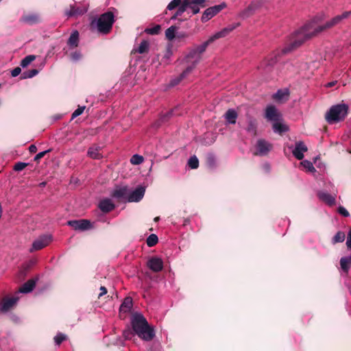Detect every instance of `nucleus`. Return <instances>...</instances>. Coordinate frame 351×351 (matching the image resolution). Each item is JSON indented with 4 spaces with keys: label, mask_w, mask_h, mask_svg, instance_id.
<instances>
[{
    "label": "nucleus",
    "mask_w": 351,
    "mask_h": 351,
    "mask_svg": "<svg viewBox=\"0 0 351 351\" xmlns=\"http://www.w3.org/2000/svg\"><path fill=\"white\" fill-rule=\"evenodd\" d=\"M337 81H332V82H328V84H326V86L328 88L332 87L337 84Z\"/></svg>",
    "instance_id": "57"
},
{
    "label": "nucleus",
    "mask_w": 351,
    "mask_h": 351,
    "mask_svg": "<svg viewBox=\"0 0 351 351\" xmlns=\"http://www.w3.org/2000/svg\"><path fill=\"white\" fill-rule=\"evenodd\" d=\"M308 148L303 141H298L295 143L294 149L292 151L293 155L298 160L304 158V153L307 152Z\"/></svg>",
    "instance_id": "16"
},
{
    "label": "nucleus",
    "mask_w": 351,
    "mask_h": 351,
    "mask_svg": "<svg viewBox=\"0 0 351 351\" xmlns=\"http://www.w3.org/2000/svg\"><path fill=\"white\" fill-rule=\"evenodd\" d=\"M21 72V69L20 67H16L11 71V75L12 77L18 76Z\"/></svg>",
    "instance_id": "51"
},
{
    "label": "nucleus",
    "mask_w": 351,
    "mask_h": 351,
    "mask_svg": "<svg viewBox=\"0 0 351 351\" xmlns=\"http://www.w3.org/2000/svg\"><path fill=\"white\" fill-rule=\"evenodd\" d=\"M36 59V56L34 55H29L25 57L21 62V66L23 68L27 66L32 62Z\"/></svg>",
    "instance_id": "36"
},
{
    "label": "nucleus",
    "mask_w": 351,
    "mask_h": 351,
    "mask_svg": "<svg viewBox=\"0 0 351 351\" xmlns=\"http://www.w3.org/2000/svg\"><path fill=\"white\" fill-rule=\"evenodd\" d=\"M256 121L254 119L249 117L247 119V126L246 128L247 132L255 135L256 133Z\"/></svg>",
    "instance_id": "29"
},
{
    "label": "nucleus",
    "mask_w": 351,
    "mask_h": 351,
    "mask_svg": "<svg viewBox=\"0 0 351 351\" xmlns=\"http://www.w3.org/2000/svg\"><path fill=\"white\" fill-rule=\"evenodd\" d=\"M67 223L75 230L86 231L93 228L90 221L88 219L71 220Z\"/></svg>",
    "instance_id": "9"
},
{
    "label": "nucleus",
    "mask_w": 351,
    "mask_h": 351,
    "mask_svg": "<svg viewBox=\"0 0 351 351\" xmlns=\"http://www.w3.org/2000/svg\"><path fill=\"white\" fill-rule=\"evenodd\" d=\"M345 257H346V258H347V259L350 262V263H351V255H350V256H345Z\"/></svg>",
    "instance_id": "60"
},
{
    "label": "nucleus",
    "mask_w": 351,
    "mask_h": 351,
    "mask_svg": "<svg viewBox=\"0 0 351 351\" xmlns=\"http://www.w3.org/2000/svg\"><path fill=\"white\" fill-rule=\"evenodd\" d=\"M239 25V23L236 24H232L230 25L223 29H222L221 31H219L216 32L215 34L211 36L207 41L209 44H211L213 43L215 40L226 37L227 35H228L231 32H232L234 29H236Z\"/></svg>",
    "instance_id": "10"
},
{
    "label": "nucleus",
    "mask_w": 351,
    "mask_h": 351,
    "mask_svg": "<svg viewBox=\"0 0 351 351\" xmlns=\"http://www.w3.org/2000/svg\"><path fill=\"white\" fill-rule=\"evenodd\" d=\"M237 117V112L234 109H228L224 114L226 120L230 124H234L236 123Z\"/></svg>",
    "instance_id": "25"
},
{
    "label": "nucleus",
    "mask_w": 351,
    "mask_h": 351,
    "mask_svg": "<svg viewBox=\"0 0 351 351\" xmlns=\"http://www.w3.org/2000/svg\"><path fill=\"white\" fill-rule=\"evenodd\" d=\"M338 212L339 214L343 215V217H348L349 213L348 211L343 206H339L338 208Z\"/></svg>",
    "instance_id": "49"
},
{
    "label": "nucleus",
    "mask_w": 351,
    "mask_h": 351,
    "mask_svg": "<svg viewBox=\"0 0 351 351\" xmlns=\"http://www.w3.org/2000/svg\"><path fill=\"white\" fill-rule=\"evenodd\" d=\"M88 10V7L86 5L77 6L75 5H70V9L65 12V14L69 16H77L82 15Z\"/></svg>",
    "instance_id": "15"
},
{
    "label": "nucleus",
    "mask_w": 351,
    "mask_h": 351,
    "mask_svg": "<svg viewBox=\"0 0 351 351\" xmlns=\"http://www.w3.org/2000/svg\"><path fill=\"white\" fill-rule=\"evenodd\" d=\"M346 245L348 248L351 249V229L348 232V239L346 241Z\"/></svg>",
    "instance_id": "53"
},
{
    "label": "nucleus",
    "mask_w": 351,
    "mask_h": 351,
    "mask_svg": "<svg viewBox=\"0 0 351 351\" xmlns=\"http://www.w3.org/2000/svg\"><path fill=\"white\" fill-rule=\"evenodd\" d=\"M23 20L27 23L33 24L38 21V16L37 15H28L24 16Z\"/></svg>",
    "instance_id": "40"
},
{
    "label": "nucleus",
    "mask_w": 351,
    "mask_h": 351,
    "mask_svg": "<svg viewBox=\"0 0 351 351\" xmlns=\"http://www.w3.org/2000/svg\"><path fill=\"white\" fill-rule=\"evenodd\" d=\"M348 107L346 104L332 106L325 115V119L329 124H334L345 119L348 114Z\"/></svg>",
    "instance_id": "5"
},
{
    "label": "nucleus",
    "mask_w": 351,
    "mask_h": 351,
    "mask_svg": "<svg viewBox=\"0 0 351 351\" xmlns=\"http://www.w3.org/2000/svg\"><path fill=\"white\" fill-rule=\"evenodd\" d=\"M188 36L187 34L185 32H180L177 34L176 38L178 39H184Z\"/></svg>",
    "instance_id": "55"
},
{
    "label": "nucleus",
    "mask_w": 351,
    "mask_h": 351,
    "mask_svg": "<svg viewBox=\"0 0 351 351\" xmlns=\"http://www.w3.org/2000/svg\"><path fill=\"white\" fill-rule=\"evenodd\" d=\"M226 7L225 3L207 8L202 16V21L206 22Z\"/></svg>",
    "instance_id": "8"
},
{
    "label": "nucleus",
    "mask_w": 351,
    "mask_h": 351,
    "mask_svg": "<svg viewBox=\"0 0 351 351\" xmlns=\"http://www.w3.org/2000/svg\"><path fill=\"white\" fill-rule=\"evenodd\" d=\"M289 95L288 88L279 89L272 95V99L278 102H285L289 99Z\"/></svg>",
    "instance_id": "19"
},
{
    "label": "nucleus",
    "mask_w": 351,
    "mask_h": 351,
    "mask_svg": "<svg viewBox=\"0 0 351 351\" xmlns=\"http://www.w3.org/2000/svg\"><path fill=\"white\" fill-rule=\"evenodd\" d=\"M45 185H46V182H40V183L39 184V186H40V187H44V186H45Z\"/></svg>",
    "instance_id": "59"
},
{
    "label": "nucleus",
    "mask_w": 351,
    "mask_h": 351,
    "mask_svg": "<svg viewBox=\"0 0 351 351\" xmlns=\"http://www.w3.org/2000/svg\"><path fill=\"white\" fill-rule=\"evenodd\" d=\"M114 22L113 13L107 12L100 15L97 20L93 21L90 25L92 28L97 29L99 32L106 34L110 31Z\"/></svg>",
    "instance_id": "4"
},
{
    "label": "nucleus",
    "mask_w": 351,
    "mask_h": 351,
    "mask_svg": "<svg viewBox=\"0 0 351 351\" xmlns=\"http://www.w3.org/2000/svg\"><path fill=\"white\" fill-rule=\"evenodd\" d=\"M182 3V0H172L167 5L169 10H173L178 7Z\"/></svg>",
    "instance_id": "45"
},
{
    "label": "nucleus",
    "mask_w": 351,
    "mask_h": 351,
    "mask_svg": "<svg viewBox=\"0 0 351 351\" xmlns=\"http://www.w3.org/2000/svg\"><path fill=\"white\" fill-rule=\"evenodd\" d=\"M191 0H183V1L182 2V3L184 4V5H188V3H189L191 2Z\"/></svg>",
    "instance_id": "58"
},
{
    "label": "nucleus",
    "mask_w": 351,
    "mask_h": 351,
    "mask_svg": "<svg viewBox=\"0 0 351 351\" xmlns=\"http://www.w3.org/2000/svg\"><path fill=\"white\" fill-rule=\"evenodd\" d=\"M101 148L98 146H92L88 148L87 156L92 159L99 160L102 158V154L100 153Z\"/></svg>",
    "instance_id": "22"
},
{
    "label": "nucleus",
    "mask_w": 351,
    "mask_h": 351,
    "mask_svg": "<svg viewBox=\"0 0 351 351\" xmlns=\"http://www.w3.org/2000/svg\"><path fill=\"white\" fill-rule=\"evenodd\" d=\"M160 26L159 25H156L153 27L147 28L145 29V32L149 34H151V35H156L160 32Z\"/></svg>",
    "instance_id": "44"
},
{
    "label": "nucleus",
    "mask_w": 351,
    "mask_h": 351,
    "mask_svg": "<svg viewBox=\"0 0 351 351\" xmlns=\"http://www.w3.org/2000/svg\"><path fill=\"white\" fill-rule=\"evenodd\" d=\"M129 189L126 186H116L112 192L111 196L114 198L128 201Z\"/></svg>",
    "instance_id": "12"
},
{
    "label": "nucleus",
    "mask_w": 351,
    "mask_h": 351,
    "mask_svg": "<svg viewBox=\"0 0 351 351\" xmlns=\"http://www.w3.org/2000/svg\"><path fill=\"white\" fill-rule=\"evenodd\" d=\"M256 5L253 2L251 4H250L246 9H245L243 11L241 12V16L243 17L248 16L250 15L253 11L256 9Z\"/></svg>",
    "instance_id": "34"
},
{
    "label": "nucleus",
    "mask_w": 351,
    "mask_h": 351,
    "mask_svg": "<svg viewBox=\"0 0 351 351\" xmlns=\"http://www.w3.org/2000/svg\"><path fill=\"white\" fill-rule=\"evenodd\" d=\"M99 289H100V293L99 294V298H100L107 293V289L105 287L101 286Z\"/></svg>",
    "instance_id": "54"
},
{
    "label": "nucleus",
    "mask_w": 351,
    "mask_h": 351,
    "mask_svg": "<svg viewBox=\"0 0 351 351\" xmlns=\"http://www.w3.org/2000/svg\"><path fill=\"white\" fill-rule=\"evenodd\" d=\"M206 0H191L187 5V8L191 10L192 14H196L199 10L200 8L204 7Z\"/></svg>",
    "instance_id": "20"
},
{
    "label": "nucleus",
    "mask_w": 351,
    "mask_h": 351,
    "mask_svg": "<svg viewBox=\"0 0 351 351\" xmlns=\"http://www.w3.org/2000/svg\"><path fill=\"white\" fill-rule=\"evenodd\" d=\"M38 73V71L37 69H31L23 73V78H31L36 75Z\"/></svg>",
    "instance_id": "42"
},
{
    "label": "nucleus",
    "mask_w": 351,
    "mask_h": 351,
    "mask_svg": "<svg viewBox=\"0 0 351 351\" xmlns=\"http://www.w3.org/2000/svg\"><path fill=\"white\" fill-rule=\"evenodd\" d=\"M346 238V234L343 232L339 231L336 233V234L333 237L332 239V242L333 244L337 243H342L344 241Z\"/></svg>",
    "instance_id": "33"
},
{
    "label": "nucleus",
    "mask_w": 351,
    "mask_h": 351,
    "mask_svg": "<svg viewBox=\"0 0 351 351\" xmlns=\"http://www.w3.org/2000/svg\"><path fill=\"white\" fill-rule=\"evenodd\" d=\"M35 286L36 280L34 279H29L20 287L19 291L23 293H27L31 292Z\"/></svg>",
    "instance_id": "23"
},
{
    "label": "nucleus",
    "mask_w": 351,
    "mask_h": 351,
    "mask_svg": "<svg viewBox=\"0 0 351 351\" xmlns=\"http://www.w3.org/2000/svg\"><path fill=\"white\" fill-rule=\"evenodd\" d=\"M265 117L269 121L273 123L282 121V114L273 105L267 106L265 109Z\"/></svg>",
    "instance_id": "11"
},
{
    "label": "nucleus",
    "mask_w": 351,
    "mask_h": 351,
    "mask_svg": "<svg viewBox=\"0 0 351 351\" xmlns=\"http://www.w3.org/2000/svg\"><path fill=\"white\" fill-rule=\"evenodd\" d=\"M319 198L328 204V205H333L335 203V198L330 194L326 192H319L318 193Z\"/></svg>",
    "instance_id": "27"
},
{
    "label": "nucleus",
    "mask_w": 351,
    "mask_h": 351,
    "mask_svg": "<svg viewBox=\"0 0 351 351\" xmlns=\"http://www.w3.org/2000/svg\"><path fill=\"white\" fill-rule=\"evenodd\" d=\"M78 42H79V33L77 31H75L71 34V36L67 41V44L69 47L73 48V47H76L78 45Z\"/></svg>",
    "instance_id": "28"
},
{
    "label": "nucleus",
    "mask_w": 351,
    "mask_h": 351,
    "mask_svg": "<svg viewBox=\"0 0 351 351\" xmlns=\"http://www.w3.org/2000/svg\"><path fill=\"white\" fill-rule=\"evenodd\" d=\"M149 46V44L148 41L143 40L139 45L138 47L136 49H135V51L141 54L144 53L148 51Z\"/></svg>",
    "instance_id": "32"
},
{
    "label": "nucleus",
    "mask_w": 351,
    "mask_h": 351,
    "mask_svg": "<svg viewBox=\"0 0 351 351\" xmlns=\"http://www.w3.org/2000/svg\"><path fill=\"white\" fill-rule=\"evenodd\" d=\"M51 235H42L33 242L32 247L29 249V252H33L34 251L40 250L47 246L51 242Z\"/></svg>",
    "instance_id": "7"
},
{
    "label": "nucleus",
    "mask_w": 351,
    "mask_h": 351,
    "mask_svg": "<svg viewBox=\"0 0 351 351\" xmlns=\"http://www.w3.org/2000/svg\"><path fill=\"white\" fill-rule=\"evenodd\" d=\"M351 263L346 258V257H342L340 259V266L341 269L346 274H348L349 269L350 268Z\"/></svg>",
    "instance_id": "31"
},
{
    "label": "nucleus",
    "mask_w": 351,
    "mask_h": 351,
    "mask_svg": "<svg viewBox=\"0 0 351 351\" xmlns=\"http://www.w3.org/2000/svg\"><path fill=\"white\" fill-rule=\"evenodd\" d=\"M273 130L276 133L282 134L287 132L289 128L287 125L284 124L282 121H278L273 123Z\"/></svg>",
    "instance_id": "26"
},
{
    "label": "nucleus",
    "mask_w": 351,
    "mask_h": 351,
    "mask_svg": "<svg viewBox=\"0 0 351 351\" xmlns=\"http://www.w3.org/2000/svg\"><path fill=\"white\" fill-rule=\"evenodd\" d=\"M114 204L110 199H104L99 204V208L104 213H108L114 208Z\"/></svg>",
    "instance_id": "21"
},
{
    "label": "nucleus",
    "mask_w": 351,
    "mask_h": 351,
    "mask_svg": "<svg viewBox=\"0 0 351 351\" xmlns=\"http://www.w3.org/2000/svg\"><path fill=\"white\" fill-rule=\"evenodd\" d=\"M81 58V53L80 52H74L71 54V58L72 60L77 61L79 60Z\"/></svg>",
    "instance_id": "52"
},
{
    "label": "nucleus",
    "mask_w": 351,
    "mask_h": 351,
    "mask_svg": "<svg viewBox=\"0 0 351 351\" xmlns=\"http://www.w3.org/2000/svg\"><path fill=\"white\" fill-rule=\"evenodd\" d=\"M132 306L133 303L132 298L127 297L121 304L119 311L121 313H128L132 309Z\"/></svg>",
    "instance_id": "24"
},
{
    "label": "nucleus",
    "mask_w": 351,
    "mask_h": 351,
    "mask_svg": "<svg viewBox=\"0 0 351 351\" xmlns=\"http://www.w3.org/2000/svg\"><path fill=\"white\" fill-rule=\"evenodd\" d=\"M342 22L343 21L339 14L335 16L321 25L316 26L314 22H309L292 35L289 46L285 47L282 52L287 53L293 49L300 47L306 40L318 35L324 31L331 29Z\"/></svg>",
    "instance_id": "1"
},
{
    "label": "nucleus",
    "mask_w": 351,
    "mask_h": 351,
    "mask_svg": "<svg viewBox=\"0 0 351 351\" xmlns=\"http://www.w3.org/2000/svg\"><path fill=\"white\" fill-rule=\"evenodd\" d=\"M300 165L304 167L308 171L314 172L315 171V169L313 165V163L308 160H304L301 162Z\"/></svg>",
    "instance_id": "41"
},
{
    "label": "nucleus",
    "mask_w": 351,
    "mask_h": 351,
    "mask_svg": "<svg viewBox=\"0 0 351 351\" xmlns=\"http://www.w3.org/2000/svg\"><path fill=\"white\" fill-rule=\"evenodd\" d=\"M147 267L154 272L160 271L163 269V261L160 258L152 257L147 261Z\"/></svg>",
    "instance_id": "17"
},
{
    "label": "nucleus",
    "mask_w": 351,
    "mask_h": 351,
    "mask_svg": "<svg viewBox=\"0 0 351 351\" xmlns=\"http://www.w3.org/2000/svg\"><path fill=\"white\" fill-rule=\"evenodd\" d=\"M188 165L193 169H197L199 166V160L195 156L190 157L188 160Z\"/></svg>",
    "instance_id": "38"
},
{
    "label": "nucleus",
    "mask_w": 351,
    "mask_h": 351,
    "mask_svg": "<svg viewBox=\"0 0 351 351\" xmlns=\"http://www.w3.org/2000/svg\"><path fill=\"white\" fill-rule=\"evenodd\" d=\"M129 333H130V332H129V331H125V332H123V335H124V336H125V337H127V335H128V334H129Z\"/></svg>",
    "instance_id": "61"
},
{
    "label": "nucleus",
    "mask_w": 351,
    "mask_h": 351,
    "mask_svg": "<svg viewBox=\"0 0 351 351\" xmlns=\"http://www.w3.org/2000/svg\"><path fill=\"white\" fill-rule=\"evenodd\" d=\"M279 52H275L265 58L258 66V69L265 75H269L278 61Z\"/></svg>",
    "instance_id": "6"
},
{
    "label": "nucleus",
    "mask_w": 351,
    "mask_h": 351,
    "mask_svg": "<svg viewBox=\"0 0 351 351\" xmlns=\"http://www.w3.org/2000/svg\"><path fill=\"white\" fill-rule=\"evenodd\" d=\"M159 220V217H156L155 219H154V221H157Z\"/></svg>",
    "instance_id": "62"
},
{
    "label": "nucleus",
    "mask_w": 351,
    "mask_h": 351,
    "mask_svg": "<svg viewBox=\"0 0 351 351\" xmlns=\"http://www.w3.org/2000/svg\"><path fill=\"white\" fill-rule=\"evenodd\" d=\"M272 145L264 139H259L256 143L257 152L256 154L260 156L267 155L271 149Z\"/></svg>",
    "instance_id": "14"
},
{
    "label": "nucleus",
    "mask_w": 351,
    "mask_h": 351,
    "mask_svg": "<svg viewBox=\"0 0 351 351\" xmlns=\"http://www.w3.org/2000/svg\"><path fill=\"white\" fill-rule=\"evenodd\" d=\"M189 221L187 219V220H185L184 223V225H186L187 223H189Z\"/></svg>",
    "instance_id": "63"
},
{
    "label": "nucleus",
    "mask_w": 351,
    "mask_h": 351,
    "mask_svg": "<svg viewBox=\"0 0 351 351\" xmlns=\"http://www.w3.org/2000/svg\"><path fill=\"white\" fill-rule=\"evenodd\" d=\"M66 339V336L65 335L59 332L55 336L54 341L57 346H60Z\"/></svg>",
    "instance_id": "43"
},
{
    "label": "nucleus",
    "mask_w": 351,
    "mask_h": 351,
    "mask_svg": "<svg viewBox=\"0 0 351 351\" xmlns=\"http://www.w3.org/2000/svg\"><path fill=\"white\" fill-rule=\"evenodd\" d=\"M29 151L30 153H35V152H36V151H37L36 146L34 145H31L29 147Z\"/></svg>",
    "instance_id": "56"
},
{
    "label": "nucleus",
    "mask_w": 351,
    "mask_h": 351,
    "mask_svg": "<svg viewBox=\"0 0 351 351\" xmlns=\"http://www.w3.org/2000/svg\"><path fill=\"white\" fill-rule=\"evenodd\" d=\"M158 241V237L156 234H150L147 238V240H146V243H147V245L149 246V247H153L155 245L157 244Z\"/></svg>",
    "instance_id": "35"
},
{
    "label": "nucleus",
    "mask_w": 351,
    "mask_h": 351,
    "mask_svg": "<svg viewBox=\"0 0 351 351\" xmlns=\"http://www.w3.org/2000/svg\"><path fill=\"white\" fill-rule=\"evenodd\" d=\"M144 160V158L142 156L138 154H134L130 158V162L132 165H140L141 164Z\"/></svg>",
    "instance_id": "39"
},
{
    "label": "nucleus",
    "mask_w": 351,
    "mask_h": 351,
    "mask_svg": "<svg viewBox=\"0 0 351 351\" xmlns=\"http://www.w3.org/2000/svg\"><path fill=\"white\" fill-rule=\"evenodd\" d=\"M145 188L138 186L135 190L130 191L129 190L128 201V202H138L143 199L145 194Z\"/></svg>",
    "instance_id": "13"
},
{
    "label": "nucleus",
    "mask_w": 351,
    "mask_h": 351,
    "mask_svg": "<svg viewBox=\"0 0 351 351\" xmlns=\"http://www.w3.org/2000/svg\"><path fill=\"white\" fill-rule=\"evenodd\" d=\"M178 10L175 14L171 17V19H176L178 16H181L185 11H186L187 5L181 3V4L178 7Z\"/></svg>",
    "instance_id": "37"
},
{
    "label": "nucleus",
    "mask_w": 351,
    "mask_h": 351,
    "mask_svg": "<svg viewBox=\"0 0 351 351\" xmlns=\"http://www.w3.org/2000/svg\"><path fill=\"white\" fill-rule=\"evenodd\" d=\"M176 30H177V27L173 26V25L167 28L165 31L166 38L169 40H172L173 38H175L176 37Z\"/></svg>",
    "instance_id": "30"
},
{
    "label": "nucleus",
    "mask_w": 351,
    "mask_h": 351,
    "mask_svg": "<svg viewBox=\"0 0 351 351\" xmlns=\"http://www.w3.org/2000/svg\"><path fill=\"white\" fill-rule=\"evenodd\" d=\"M51 152V149H47V150H45V151H43V152H39L38 154H37L36 155V156L34 157V160L35 161H37L38 160H40V158H42L43 157L45 156V155L47 154V153H49Z\"/></svg>",
    "instance_id": "48"
},
{
    "label": "nucleus",
    "mask_w": 351,
    "mask_h": 351,
    "mask_svg": "<svg viewBox=\"0 0 351 351\" xmlns=\"http://www.w3.org/2000/svg\"><path fill=\"white\" fill-rule=\"evenodd\" d=\"M27 165L28 163L23 162H18L14 165L13 169L16 171H21L23 169H24Z\"/></svg>",
    "instance_id": "46"
},
{
    "label": "nucleus",
    "mask_w": 351,
    "mask_h": 351,
    "mask_svg": "<svg viewBox=\"0 0 351 351\" xmlns=\"http://www.w3.org/2000/svg\"><path fill=\"white\" fill-rule=\"evenodd\" d=\"M131 325L135 334L141 339L150 341L154 338V328L148 324L147 319L141 313H135L132 315Z\"/></svg>",
    "instance_id": "3"
},
{
    "label": "nucleus",
    "mask_w": 351,
    "mask_h": 351,
    "mask_svg": "<svg viewBox=\"0 0 351 351\" xmlns=\"http://www.w3.org/2000/svg\"><path fill=\"white\" fill-rule=\"evenodd\" d=\"M209 45L208 42L206 40L203 43L196 45L189 49V52L184 58V61L187 66L180 75V80L192 73L202 60V55L206 51Z\"/></svg>",
    "instance_id": "2"
},
{
    "label": "nucleus",
    "mask_w": 351,
    "mask_h": 351,
    "mask_svg": "<svg viewBox=\"0 0 351 351\" xmlns=\"http://www.w3.org/2000/svg\"><path fill=\"white\" fill-rule=\"evenodd\" d=\"M342 21L347 19L351 16V10L350 11H344L341 14H339Z\"/></svg>",
    "instance_id": "50"
},
{
    "label": "nucleus",
    "mask_w": 351,
    "mask_h": 351,
    "mask_svg": "<svg viewBox=\"0 0 351 351\" xmlns=\"http://www.w3.org/2000/svg\"><path fill=\"white\" fill-rule=\"evenodd\" d=\"M18 300L17 297L5 298L0 303V311L3 312L8 311Z\"/></svg>",
    "instance_id": "18"
},
{
    "label": "nucleus",
    "mask_w": 351,
    "mask_h": 351,
    "mask_svg": "<svg viewBox=\"0 0 351 351\" xmlns=\"http://www.w3.org/2000/svg\"><path fill=\"white\" fill-rule=\"evenodd\" d=\"M85 109V106H79L72 114L71 118L73 119L75 117L82 114Z\"/></svg>",
    "instance_id": "47"
}]
</instances>
